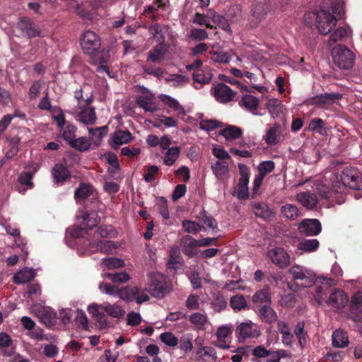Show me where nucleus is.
I'll return each mask as SVG.
<instances>
[{"mask_svg":"<svg viewBox=\"0 0 362 362\" xmlns=\"http://www.w3.org/2000/svg\"><path fill=\"white\" fill-rule=\"evenodd\" d=\"M340 178L341 181L337 175L332 173L329 177V182L326 180L327 183L323 180L317 181L313 189L322 199L331 200L332 202H334V195L343 192L346 186L354 189H359L361 173L356 168H346Z\"/></svg>","mask_w":362,"mask_h":362,"instance_id":"1","label":"nucleus"},{"mask_svg":"<svg viewBox=\"0 0 362 362\" xmlns=\"http://www.w3.org/2000/svg\"><path fill=\"white\" fill-rule=\"evenodd\" d=\"M313 20L315 21V26L318 32L324 35L329 33L336 26L337 22L336 17L327 11V8L325 5H322L320 10L305 15L304 23L307 25L312 26Z\"/></svg>","mask_w":362,"mask_h":362,"instance_id":"2","label":"nucleus"},{"mask_svg":"<svg viewBox=\"0 0 362 362\" xmlns=\"http://www.w3.org/2000/svg\"><path fill=\"white\" fill-rule=\"evenodd\" d=\"M334 64L341 69H350L354 64L355 55L346 47L337 45L332 50Z\"/></svg>","mask_w":362,"mask_h":362,"instance_id":"3","label":"nucleus"},{"mask_svg":"<svg viewBox=\"0 0 362 362\" xmlns=\"http://www.w3.org/2000/svg\"><path fill=\"white\" fill-rule=\"evenodd\" d=\"M147 291L153 296L163 297L169 292L166 277L160 273H153L148 275Z\"/></svg>","mask_w":362,"mask_h":362,"instance_id":"4","label":"nucleus"},{"mask_svg":"<svg viewBox=\"0 0 362 362\" xmlns=\"http://www.w3.org/2000/svg\"><path fill=\"white\" fill-rule=\"evenodd\" d=\"M70 113L77 122L86 126L94 124L97 119L95 108L91 105H83V103H81V106H76Z\"/></svg>","mask_w":362,"mask_h":362,"instance_id":"5","label":"nucleus"},{"mask_svg":"<svg viewBox=\"0 0 362 362\" xmlns=\"http://www.w3.org/2000/svg\"><path fill=\"white\" fill-rule=\"evenodd\" d=\"M136 103L146 112L153 113L158 110L155 95L146 88H141V93L136 97Z\"/></svg>","mask_w":362,"mask_h":362,"instance_id":"6","label":"nucleus"},{"mask_svg":"<svg viewBox=\"0 0 362 362\" xmlns=\"http://www.w3.org/2000/svg\"><path fill=\"white\" fill-rule=\"evenodd\" d=\"M103 216L102 211H81L77 215V219L81 227H84L86 230H90L100 223Z\"/></svg>","mask_w":362,"mask_h":362,"instance_id":"7","label":"nucleus"},{"mask_svg":"<svg viewBox=\"0 0 362 362\" xmlns=\"http://www.w3.org/2000/svg\"><path fill=\"white\" fill-rule=\"evenodd\" d=\"M81 45L85 53L92 54L100 47V40L93 31L87 30L83 33Z\"/></svg>","mask_w":362,"mask_h":362,"instance_id":"8","label":"nucleus"},{"mask_svg":"<svg viewBox=\"0 0 362 362\" xmlns=\"http://www.w3.org/2000/svg\"><path fill=\"white\" fill-rule=\"evenodd\" d=\"M289 273L294 279L305 281V286L310 287L315 282V276L314 273L300 265H293L289 269Z\"/></svg>","mask_w":362,"mask_h":362,"instance_id":"9","label":"nucleus"},{"mask_svg":"<svg viewBox=\"0 0 362 362\" xmlns=\"http://www.w3.org/2000/svg\"><path fill=\"white\" fill-rule=\"evenodd\" d=\"M267 257L279 268H286L291 263L289 254L282 247H275L267 252Z\"/></svg>","mask_w":362,"mask_h":362,"instance_id":"10","label":"nucleus"},{"mask_svg":"<svg viewBox=\"0 0 362 362\" xmlns=\"http://www.w3.org/2000/svg\"><path fill=\"white\" fill-rule=\"evenodd\" d=\"M235 332L238 337L243 340L258 337L260 335V331L258 327L250 320L241 322L238 325Z\"/></svg>","mask_w":362,"mask_h":362,"instance_id":"11","label":"nucleus"},{"mask_svg":"<svg viewBox=\"0 0 362 362\" xmlns=\"http://www.w3.org/2000/svg\"><path fill=\"white\" fill-rule=\"evenodd\" d=\"M240 177L235 194L240 199H245L248 197V182L250 173L248 168L244 164H239Z\"/></svg>","mask_w":362,"mask_h":362,"instance_id":"12","label":"nucleus"},{"mask_svg":"<svg viewBox=\"0 0 362 362\" xmlns=\"http://www.w3.org/2000/svg\"><path fill=\"white\" fill-rule=\"evenodd\" d=\"M213 95L217 101L226 103L233 100L235 92L224 83H218L213 90Z\"/></svg>","mask_w":362,"mask_h":362,"instance_id":"13","label":"nucleus"},{"mask_svg":"<svg viewBox=\"0 0 362 362\" xmlns=\"http://www.w3.org/2000/svg\"><path fill=\"white\" fill-rule=\"evenodd\" d=\"M349 302V298L347 295L340 289H334L329 294L328 300L326 303L337 310L344 308Z\"/></svg>","mask_w":362,"mask_h":362,"instance_id":"14","label":"nucleus"},{"mask_svg":"<svg viewBox=\"0 0 362 362\" xmlns=\"http://www.w3.org/2000/svg\"><path fill=\"white\" fill-rule=\"evenodd\" d=\"M233 332V327L231 325H226L219 327L216 331V335L217 341L214 344L216 346L228 349L230 348L229 342L230 338Z\"/></svg>","mask_w":362,"mask_h":362,"instance_id":"15","label":"nucleus"},{"mask_svg":"<svg viewBox=\"0 0 362 362\" xmlns=\"http://www.w3.org/2000/svg\"><path fill=\"white\" fill-rule=\"evenodd\" d=\"M298 229L308 236H315L321 232L322 226L317 219H304L300 223Z\"/></svg>","mask_w":362,"mask_h":362,"instance_id":"16","label":"nucleus"},{"mask_svg":"<svg viewBox=\"0 0 362 362\" xmlns=\"http://www.w3.org/2000/svg\"><path fill=\"white\" fill-rule=\"evenodd\" d=\"M296 200L308 209H313L318 204V199L315 194L309 191L297 194Z\"/></svg>","mask_w":362,"mask_h":362,"instance_id":"17","label":"nucleus"},{"mask_svg":"<svg viewBox=\"0 0 362 362\" xmlns=\"http://www.w3.org/2000/svg\"><path fill=\"white\" fill-rule=\"evenodd\" d=\"M103 310V303H93L88 307V311L102 327L107 326L108 322L106 315L101 311Z\"/></svg>","mask_w":362,"mask_h":362,"instance_id":"18","label":"nucleus"},{"mask_svg":"<svg viewBox=\"0 0 362 362\" xmlns=\"http://www.w3.org/2000/svg\"><path fill=\"white\" fill-rule=\"evenodd\" d=\"M32 312L46 325L52 323L54 315L49 308L35 305L31 308Z\"/></svg>","mask_w":362,"mask_h":362,"instance_id":"19","label":"nucleus"},{"mask_svg":"<svg viewBox=\"0 0 362 362\" xmlns=\"http://www.w3.org/2000/svg\"><path fill=\"white\" fill-rule=\"evenodd\" d=\"M188 320L194 328L199 330H205L209 325V318L206 313H193L189 315Z\"/></svg>","mask_w":362,"mask_h":362,"instance_id":"20","label":"nucleus"},{"mask_svg":"<svg viewBox=\"0 0 362 362\" xmlns=\"http://www.w3.org/2000/svg\"><path fill=\"white\" fill-rule=\"evenodd\" d=\"M239 104L242 107L252 114L258 115L255 111L259 106V100L254 95L247 93L243 94Z\"/></svg>","mask_w":362,"mask_h":362,"instance_id":"21","label":"nucleus"},{"mask_svg":"<svg viewBox=\"0 0 362 362\" xmlns=\"http://www.w3.org/2000/svg\"><path fill=\"white\" fill-rule=\"evenodd\" d=\"M351 35V30L349 26L339 27L330 35L328 45L331 47L337 42H341Z\"/></svg>","mask_w":362,"mask_h":362,"instance_id":"22","label":"nucleus"},{"mask_svg":"<svg viewBox=\"0 0 362 362\" xmlns=\"http://www.w3.org/2000/svg\"><path fill=\"white\" fill-rule=\"evenodd\" d=\"M362 296H354L351 303V317L355 322H362Z\"/></svg>","mask_w":362,"mask_h":362,"instance_id":"23","label":"nucleus"},{"mask_svg":"<svg viewBox=\"0 0 362 362\" xmlns=\"http://www.w3.org/2000/svg\"><path fill=\"white\" fill-rule=\"evenodd\" d=\"M281 134L280 126L275 124L267 129L266 134L264 136V139L268 145L274 146L279 142Z\"/></svg>","mask_w":362,"mask_h":362,"instance_id":"24","label":"nucleus"},{"mask_svg":"<svg viewBox=\"0 0 362 362\" xmlns=\"http://www.w3.org/2000/svg\"><path fill=\"white\" fill-rule=\"evenodd\" d=\"M281 216L286 220H296L300 216V211L297 206L286 204L280 208Z\"/></svg>","mask_w":362,"mask_h":362,"instance_id":"25","label":"nucleus"},{"mask_svg":"<svg viewBox=\"0 0 362 362\" xmlns=\"http://www.w3.org/2000/svg\"><path fill=\"white\" fill-rule=\"evenodd\" d=\"M182 252L189 257L194 256V249L198 246V242L189 235H185L181 239Z\"/></svg>","mask_w":362,"mask_h":362,"instance_id":"26","label":"nucleus"},{"mask_svg":"<svg viewBox=\"0 0 362 362\" xmlns=\"http://www.w3.org/2000/svg\"><path fill=\"white\" fill-rule=\"evenodd\" d=\"M168 51L166 45H158L148 52L147 60L153 63H160Z\"/></svg>","mask_w":362,"mask_h":362,"instance_id":"27","label":"nucleus"},{"mask_svg":"<svg viewBox=\"0 0 362 362\" xmlns=\"http://www.w3.org/2000/svg\"><path fill=\"white\" fill-rule=\"evenodd\" d=\"M35 276V270L24 268L13 276V281L18 284H25L31 281Z\"/></svg>","mask_w":362,"mask_h":362,"instance_id":"28","label":"nucleus"},{"mask_svg":"<svg viewBox=\"0 0 362 362\" xmlns=\"http://www.w3.org/2000/svg\"><path fill=\"white\" fill-rule=\"evenodd\" d=\"M52 175L55 182L63 183L70 174L66 167L62 164H57L52 170Z\"/></svg>","mask_w":362,"mask_h":362,"instance_id":"29","label":"nucleus"},{"mask_svg":"<svg viewBox=\"0 0 362 362\" xmlns=\"http://www.w3.org/2000/svg\"><path fill=\"white\" fill-rule=\"evenodd\" d=\"M349 344L347 333L344 330L337 329L332 334V344L337 348L346 347Z\"/></svg>","mask_w":362,"mask_h":362,"instance_id":"30","label":"nucleus"},{"mask_svg":"<svg viewBox=\"0 0 362 362\" xmlns=\"http://www.w3.org/2000/svg\"><path fill=\"white\" fill-rule=\"evenodd\" d=\"M114 247L111 241L109 240H100L97 243H90V252H101L105 254L110 253Z\"/></svg>","mask_w":362,"mask_h":362,"instance_id":"31","label":"nucleus"},{"mask_svg":"<svg viewBox=\"0 0 362 362\" xmlns=\"http://www.w3.org/2000/svg\"><path fill=\"white\" fill-rule=\"evenodd\" d=\"M103 310L105 311L110 317L117 319L123 317L125 315L124 310L117 304L104 303Z\"/></svg>","mask_w":362,"mask_h":362,"instance_id":"32","label":"nucleus"},{"mask_svg":"<svg viewBox=\"0 0 362 362\" xmlns=\"http://www.w3.org/2000/svg\"><path fill=\"white\" fill-rule=\"evenodd\" d=\"M211 169L218 180H223L228 174V165L226 161L217 160L211 164Z\"/></svg>","mask_w":362,"mask_h":362,"instance_id":"33","label":"nucleus"},{"mask_svg":"<svg viewBox=\"0 0 362 362\" xmlns=\"http://www.w3.org/2000/svg\"><path fill=\"white\" fill-rule=\"evenodd\" d=\"M111 139L115 145L119 146L131 141L132 136L129 131L118 130L112 134Z\"/></svg>","mask_w":362,"mask_h":362,"instance_id":"34","label":"nucleus"},{"mask_svg":"<svg viewBox=\"0 0 362 362\" xmlns=\"http://www.w3.org/2000/svg\"><path fill=\"white\" fill-rule=\"evenodd\" d=\"M158 98L165 105L175 111L177 115H184V110L177 100L165 94H160Z\"/></svg>","mask_w":362,"mask_h":362,"instance_id":"35","label":"nucleus"},{"mask_svg":"<svg viewBox=\"0 0 362 362\" xmlns=\"http://www.w3.org/2000/svg\"><path fill=\"white\" fill-rule=\"evenodd\" d=\"M221 135H222L227 141H233L239 139L241 136L242 130L236 126L228 125L221 130Z\"/></svg>","mask_w":362,"mask_h":362,"instance_id":"36","label":"nucleus"},{"mask_svg":"<svg viewBox=\"0 0 362 362\" xmlns=\"http://www.w3.org/2000/svg\"><path fill=\"white\" fill-rule=\"evenodd\" d=\"M212 78V74L209 69L204 68L197 71L193 74V79L194 82L200 85L209 83Z\"/></svg>","mask_w":362,"mask_h":362,"instance_id":"37","label":"nucleus"},{"mask_svg":"<svg viewBox=\"0 0 362 362\" xmlns=\"http://www.w3.org/2000/svg\"><path fill=\"white\" fill-rule=\"evenodd\" d=\"M149 31L153 37L156 40L158 45H165V33L168 31V28L159 24H155L150 27Z\"/></svg>","mask_w":362,"mask_h":362,"instance_id":"38","label":"nucleus"},{"mask_svg":"<svg viewBox=\"0 0 362 362\" xmlns=\"http://www.w3.org/2000/svg\"><path fill=\"white\" fill-rule=\"evenodd\" d=\"M165 81L173 87H182L189 83L187 76L180 74H169L165 77Z\"/></svg>","mask_w":362,"mask_h":362,"instance_id":"39","label":"nucleus"},{"mask_svg":"<svg viewBox=\"0 0 362 362\" xmlns=\"http://www.w3.org/2000/svg\"><path fill=\"white\" fill-rule=\"evenodd\" d=\"M253 303L261 305L271 303V296L268 288H264L256 292L252 297Z\"/></svg>","mask_w":362,"mask_h":362,"instance_id":"40","label":"nucleus"},{"mask_svg":"<svg viewBox=\"0 0 362 362\" xmlns=\"http://www.w3.org/2000/svg\"><path fill=\"white\" fill-rule=\"evenodd\" d=\"M341 95L338 93H325L317 95L313 98V105L331 104L339 100Z\"/></svg>","mask_w":362,"mask_h":362,"instance_id":"41","label":"nucleus"},{"mask_svg":"<svg viewBox=\"0 0 362 362\" xmlns=\"http://www.w3.org/2000/svg\"><path fill=\"white\" fill-rule=\"evenodd\" d=\"M19 28L28 37H35L39 35V32L35 29L30 20L27 18L22 19L18 23Z\"/></svg>","mask_w":362,"mask_h":362,"instance_id":"42","label":"nucleus"},{"mask_svg":"<svg viewBox=\"0 0 362 362\" xmlns=\"http://www.w3.org/2000/svg\"><path fill=\"white\" fill-rule=\"evenodd\" d=\"M230 305L235 312L248 308V304L243 295H235L230 300Z\"/></svg>","mask_w":362,"mask_h":362,"instance_id":"43","label":"nucleus"},{"mask_svg":"<svg viewBox=\"0 0 362 362\" xmlns=\"http://www.w3.org/2000/svg\"><path fill=\"white\" fill-rule=\"evenodd\" d=\"M345 3V0H324L322 5L328 8L327 6L330 4L332 13L341 16L344 11Z\"/></svg>","mask_w":362,"mask_h":362,"instance_id":"44","label":"nucleus"},{"mask_svg":"<svg viewBox=\"0 0 362 362\" xmlns=\"http://www.w3.org/2000/svg\"><path fill=\"white\" fill-rule=\"evenodd\" d=\"M259 313L261 318L267 323H273L277 319V315L275 311L268 305H263L259 309Z\"/></svg>","mask_w":362,"mask_h":362,"instance_id":"45","label":"nucleus"},{"mask_svg":"<svg viewBox=\"0 0 362 362\" xmlns=\"http://www.w3.org/2000/svg\"><path fill=\"white\" fill-rule=\"evenodd\" d=\"M266 107L274 117H278L283 112V105L277 99H269Z\"/></svg>","mask_w":362,"mask_h":362,"instance_id":"46","label":"nucleus"},{"mask_svg":"<svg viewBox=\"0 0 362 362\" xmlns=\"http://www.w3.org/2000/svg\"><path fill=\"white\" fill-rule=\"evenodd\" d=\"M319 245L317 239H308L300 241L298 244V249L306 252H312L318 248Z\"/></svg>","mask_w":362,"mask_h":362,"instance_id":"47","label":"nucleus"},{"mask_svg":"<svg viewBox=\"0 0 362 362\" xmlns=\"http://www.w3.org/2000/svg\"><path fill=\"white\" fill-rule=\"evenodd\" d=\"M71 147L79 151H86L90 147V141L86 137L74 138L69 144Z\"/></svg>","mask_w":362,"mask_h":362,"instance_id":"48","label":"nucleus"},{"mask_svg":"<svg viewBox=\"0 0 362 362\" xmlns=\"http://www.w3.org/2000/svg\"><path fill=\"white\" fill-rule=\"evenodd\" d=\"M254 213L256 216L267 219L274 216L273 212L264 204H256L253 207Z\"/></svg>","mask_w":362,"mask_h":362,"instance_id":"49","label":"nucleus"},{"mask_svg":"<svg viewBox=\"0 0 362 362\" xmlns=\"http://www.w3.org/2000/svg\"><path fill=\"white\" fill-rule=\"evenodd\" d=\"M180 153V147H172L168 148L164 156V163L167 165H172L177 160Z\"/></svg>","mask_w":362,"mask_h":362,"instance_id":"50","label":"nucleus"},{"mask_svg":"<svg viewBox=\"0 0 362 362\" xmlns=\"http://www.w3.org/2000/svg\"><path fill=\"white\" fill-rule=\"evenodd\" d=\"M139 292L137 287H124L120 289L119 298L126 301H132L136 298V295Z\"/></svg>","mask_w":362,"mask_h":362,"instance_id":"51","label":"nucleus"},{"mask_svg":"<svg viewBox=\"0 0 362 362\" xmlns=\"http://www.w3.org/2000/svg\"><path fill=\"white\" fill-rule=\"evenodd\" d=\"M222 127V123L216 119H201L199 122V128L206 132L213 131Z\"/></svg>","mask_w":362,"mask_h":362,"instance_id":"52","label":"nucleus"},{"mask_svg":"<svg viewBox=\"0 0 362 362\" xmlns=\"http://www.w3.org/2000/svg\"><path fill=\"white\" fill-rule=\"evenodd\" d=\"M305 324L303 322H299L296 325L294 333L298 339L299 344L302 348H304L306 344L307 333L304 331Z\"/></svg>","mask_w":362,"mask_h":362,"instance_id":"53","label":"nucleus"},{"mask_svg":"<svg viewBox=\"0 0 362 362\" xmlns=\"http://www.w3.org/2000/svg\"><path fill=\"white\" fill-rule=\"evenodd\" d=\"M105 277L110 279L114 283H125L129 280V276L124 272L118 273H105Z\"/></svg>","mask_w":362,"mask_h":362,"instance_id":"54","label":"nucleus"},{"mask_svg":"<svg viewBox=\"0 0 362 362\" xmlns=\"http://www.w3.org/2000/svg\"><path fill=\"white\" fill-rule=\"evenodd\" d=\"M308 129L309 131H315L320 134H323L325 132V122L320 118H314L310 121Z\"/></svg>","mask_w":362,"mask_h":362,"instance_id":"55","label":"nucleus"},{"mask_svg":"<svg viewBox=\"0 0 362 362\" xmlns=\"http://www.w3.org/2000/svg\"><path fill=\"white\" fill-rule=\"evenodd\" d=\"M103 264L108 269L121 268L124 266L122 259L115 257L103 259Z\"/></svg>","mask_w":362,"mask_h":362,"instance_id":"56","label":"nucleus"},{"mask_svg":"<svg viewBox=\"0 0 362 362\" xmlns=\"http://www.w3.org/2000/svg\"><path fill=\"white\" fill-rule=\"evenodd\" d=\"M99 289L101 292L105 293V294L112 296H118L119 298L120 289L108 283H100L99 285Z\"/></svg>","mask_w":362,"mask_h":362,"instance_id":"57","label":"nucleus"},{"mask_svg":"<svg viewBox=\"0 0 362 362\" xmlns=\"http://www.w3.org/2000/svg\"><path fill=\"white\" fill-rule=\"evenodd\" d=\"M211 59L214 62L228 63L231 59V55L223 51L210 52Z\"/></svg>","mask_w":362,"mask_h":362,"instance_id":"58","label":"nucleus"},{"mask_svg":"<svg viewBox=\"0 0 362 362\" xmlns=\"http://www.w3.org/2000/svg\"><path fill=\"white\" fill-rule=\"evenodd\" d=\"M74 98L77 100L76 106H81V103H83V105H91L93 103V95L90 94L84 97L81 89L76 90L74 92Z\"/></svg>","mask_w":362,"mask_h":362,"instance_id":"59","label":"nucleus"},{"mask_svg":"<svg viewBox=\"0 0 362 362\" xmlns=\"http://www.w3.org/2000/svg\"><path fill=\"white\" fill-rule=\"evenodd\" d=\"M275 164L272 160H265L259 163L258 165V172L259 174L265 177L266 175L273 171L274 169Z\"/></svg>","mask_w":362,"mask_h":362,"instance_id":"60","label":"nucleus"},{"mask_svg":"<svg viewBox=\"0 0 362 362\" xmlns=\"http://www.w3.org/2000/svg\"><path fill=\"white\" fill-rule=\"evenodd\" d=\"M92 193V189L90 185L83 184L75 191V197L78 199H84L89 197Z\"/></svg>","mask_w":362,"mask_h":362,"instance_id":"61","label":"nucleus"},{"mask_svg":"<svg viewBox=\"0 0 362 362\" xmlns=\"http://www.w3.org/2000/svg\"><path fill=\"white\" fill-rule=\"evenodd\" d=\"M75 322L78 327L83 329H88V322L85 313L81 310H77L75 317Z\"/></svg>","mask_w":362,"mask_h":362,"instance_id":"62","label":"nucleus"},{"mask_svg":"<svg viewBox=\"0 0 362 362\" xmlns=\"http://www.w3.org/2000/svg\"><path fill=\"white\" fill-rule=\"evenodd\" d=\"M43 86V83L40 81L33 82L28 91V96L30 100L36 99Z\"/></svg>","mask_w":362,"mask_h":362,"instance_id":"63","label":"nucleus"},{"mask_svg":"<svg viewBox=\"0 0 362 362\" xmlns=\"http://www.w3.org/2000/svg\"><path fill=\"white\" fill-rule=\"evenodd\" d=\"M182 227L188 233L197 234L201 230V226L195 221H184Z\"/></svg>","mask_w":362,"mask_h":362,"instance_id":"64","label":"nucleus"}]
</instances>
